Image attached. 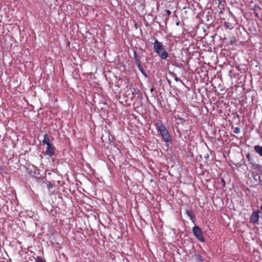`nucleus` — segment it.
<instances>
[{"instance_id":"obj_13","label":"nucleus","mask_w":262,"mask_h":262,"mask_svg":"<svg viewBox=\"0 0 262 262\" xmlns=\"http://www.w3.org/2000/svg\"><path fill=\"white\" fill-rule=\"evenodd\" d=\"M233 132L235 134H238L240 132V129L238 127H236L234 128Z\"/></svg>"},{"instance_id":"obj_20","label":"nucleus","mask_w":262,"mask_h":262,"mask_svg":"<svg viewBox=\"0 0 262 262\" xmlns=\"http://www.w3.org/2000/svg\"><path fill=\"white\" fill-rule=\"evenodd\" d=\"M260 209H261V210H262V204H261V207H260Z\"/></svg>"},{"instance_id":"obj_14","label":"nucleus","mask_w":262,"mask_h":262,"mask_svg":"<svg viewBox=\"0 0 262 262\" xmlns=\"http://www.w3.org/2000/svg\"><path fill=\"white\" fill-rule=\"evenodd\" d=\"M174 80H175L176 81H177V82H178V81H181V79H180V78H179L176 76V74H174Z\"/></svg>"},{"instance_id":"obj_5","label":"nucleus","mask_w":262,"mask_h":262,"mask_svg":"<svg viewBox=\"0 0 262 262\" xmlns=\"http://www.w3.org/2000/svg\"><path fill=\"white\" fill-rule=\"evenodd\" d=\"M46 154L50 157H52L54 154L55 147L52 144L47 145Z\"/></svg>"},{"instance_id":"obj_18","label":"nucleus","mask_w":262,"mask_h":262,"mask_svg":"<svg viewBox=\"0 0 262 262\" xmlns=\"http://www.w3.org/2000/svg\"><path fill=\"white\" fill-rule=\"evenodd\" d=\"M179 24H180V22L179 21H178V22L176 23V25L177 26H179Z\"/></svg>"},{"instance_id":"obj_4","label":"nucleus","mask_w":262,"mask_h":262,"mask_svg":"<svg viewBox=\"0 0 262 262\" xmlns=\"http://www.w3.org/2000/svg\"><path fill=\"white\" fill-rule=\"evenodd\" d=\"M259 211L256 210L254 211L250 216V221L251 223L255 224L258 222L259 219Z\"/></svg>"},{"instance_id":"obj_2","label":"nucleus","mask_w":262,"mask_h":262,"mask_svg":"<svg viewBox=\"0 0 262 262\" xmlns=\"http://www.w3.org/2000/svg\"><path fill=\"white\" fill-rule=\"evenodd\" d=\"M157 129L162 137L163 140L166 142L171 141L170 136L164 125L162 123H157L156 124Z\"/></svg>"},{"instance_id":"obj_12","label":"nucleus","mask_w":262,"mask_h":262,"mask_svg":"<svg viewBox=\"0 0 262 262\" xmlns=\"http://www.w3.org/2000/svg\"><path fill=\"white\" fill-rule=\"evenodd\" d=\"M35 262H45L43 259L39 256H37L35 258Z\"/></svg>"},{"instance_id":"obj_6","label":"nucleus","mask_w":262,"mask_h":262,"mask_svg":"<svg viewBox=\"0 0 262 262\" xmlns=\"http://www.w3.org/2000/svg\"><path fill=\"white\" fill-rule=\"evenodd\" d=\"M139 93V91L138 90H135V89H132L130 88L129 90H127L126 93H128V95H130L131 93L130 99H133V98L135 96L136 94H137Z\"/></svg>"},{"instance_id":"obj_9","label":"nucleus","mask_w":262,"mask_h":262,"mask_svg":"<svg viewBox=\"0 0 262 262\" xmlns=\"http://www.w3.org/2000/svg\"><path fill=\"white\" fill-rule=\"evenodd\" d=\"M254 150L259 156H262V146H255Z\"/></svg>"},{"instance_id":"obj_15","label":"nucleus","mask_w":262,"mask_h":262,"mask_svg":"<svg viewBox=\"0 0 262 262\" xmlns=\"http://www.w3.org/2000/svg\"><path fill=\"white\" fill-rule=\"evenodd\" d=\"M166 13L167 15L169 16L171 14V11L169 10H166Z\"/></svg>"},{"instance_id":"obj_16","label":"nucleus","mask_w":262,"mask_h":262,"mask_svg":"<svg viewBox=\"0 0 262 262\" xmlns=\"http://www.w3.org/2000/svg\"><path fill=\"white\" fill-rule=\"evenodd\" d=\"M247 158L250 161V155L249 154H248L246 156Z\"/></svg>"},{"instance_id":"obj_7","label":"nucleus","mask_w":262,"mask_h":262,"mask_svg":"<svg viewBox=\"0 0 262 262\" xmlns=\"http://www.w3.org/2000/svg\"><path fill=\"white\" fill-rule=\"evenodd\" d=\"M186 214L189 216L190 220L192 221L193 224H195V215L190 210H186Z\"/></svg>"},{"instance_id":"obj_10","label":"nucleus","mask_w":262,"mask_h":262,"mask_svg":"<svg viewBox=\"0 0 262 262\" xmlns=\"http://www.w3.org/2000/svg\"><path fill=\"white\" fill-rule=\"evenodd\" d=\"M42 143L47 145L51 144L47 134L44 135Z\"/></svg>"},{"instance_id":"obj_8","label":"nucleus","mask_w":262,"mask_h":262,"mask_svg":"<svg viewBox=\"0 0 262 262\" xmlns=\"http://www.w3.org/2000/svg\"><path fill=\"white\" fill-rule=\"evenodd\" d=\"M134 58L135 59V62L137 64L139 69L141 70H142V68L140 63V61L138 58V55L136 52H134Z\"/></svg>"},{"instance_id":"obj_11","label":"nucleus","mask_w":262,"mask_h":262,"mask_svg":"<svg viewBox=\"0 0 262 262\" xmlns=\"http://www.w3.org/2000/svg\"><path fill=\"white\" fill-rule=\"evenodd\" d=\"M224 26L226 29H232L233 28L232 24L227 21L224 23Z\"/></svg>"},{"instance_id":"obj_19","label":"nucleus","mask_w":262,"mask_h":262,"mask_svg":"<svg viewBox=\"0 0 262 262\" xmlns=\"http://www.w3.org/2000/svg\"><path fill=\"white\" fill-rule=\"evenodd\" d=\"M135 26L136 28H137V25L136 24L135 25Z\"/></svg>"},{"instance_id":"obj_1","label":"nucleus","mask_w":262,"mask_h":262,"mask_svg":"<svg viewBox=\"0 0 262 262\" xmlns=\"http://www.w3.org/2000/svg\"><path fill=\"white\" fill-rule=\"evenodd\" d=\"M154 49L158 56L162 59H165L168 57V53L165 49L163 48L162 42L155 39L154 43Z\"/></svg>"},{"instance_id":"obj_17","label":"nucleus","mask_w":262,"mask_h":262,"mask_svg":"<svg viewBox=\"0 0 262 262\" xmlns=\"http://www.w3.org/2000/svg\"><path fill=\"white\" fill-rule=\"evenodd\" d=\"M52 187V184H49V185H48V188L49 189H50V188H51Z\"/></svg>"},{"instance_id":"obj_3","label":"nucleus","mask_w":262,"mask_h":262,"mask_svg":"<svg viewBox=\"0 0 262 262\" xmlns=\"http://www.w3.org/2000/svg\"><path fill=\"white\" fill-rule=\"evenodd\" d=\"M192 230L194 235L199 241L202 242H204L205 241L203 236V232L199 226H194Z\"/></svg>"}]
</instances>
